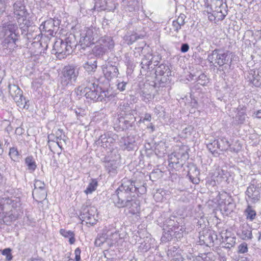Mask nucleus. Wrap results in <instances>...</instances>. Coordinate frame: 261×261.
Returning <instances> with one entry per match:
<instances>
[{
  "label": "nucleus",
  "instance_id": "nucleus-2",
  "mask_svg": "<svg viewBox=\"0 0 261 261\" xmlns=\"http://www.w3.org/2000/svg\"><path fill=\"white\" fill-rule=\"evenodd\" d=\"M205 6L208 14V18L215 22L222 20L227 15V5L226 0H206Z\"/></svg>",
  "mask_w": 261,
  "mask_h": 261
},
{
  "label": "nucleus",
  "instance_id": "nucleus-24",
  "mask_svg": "<svg viewBox=\"0 0 261 261\" xmlns=\"http://www.w3.org/2000/svg\"><path fill=\"white\" fill-rule=\"evenodd\" d=\"M237 114L235 116V120L238 124H243L247 118V114L246 113V108L244 106L240 105L237 109Z\"/></svg>",
  "mask_w": 261,
  "mask_h": 261
},
{
  "label": "nucleus",
  "instance_id": "nucleus-43",
  "mask_svg": "<svg viewBox=\"0 0 261 261\" xmlns=\"http://www.w3.org/2000/svg\"><path fill=\"white\" fill-rule=\"evenodd\" d=\"M169 73L159 76H155L156 81L159 82L160 85L161 87L165 86L169 82Z\"/></svg>",
  "mask_w": 261,
  "mask_h": 261
},
{
  "label": "nucleus",
  "instance_id": "nucleus-15",
  "mask_svg": "<svg viewBox=\"0 0 261 261\" xmlns=\"http://www.w3.org/2000/svg\"><path fill=\"white\" fill-rule=\"evenodd\" d=\"M51 53L56 55L59 59H64L67 55L71 54L70 52H68L66 45L61 39L55 42Z\"/></svg>",
  "mask_w": 261,
  "mask_h": 261
},
{
  "label": "nucleus",
  "instance_id": "nucleus-45",
  "mask_svg": "<svg viewBox=\"0 0 261 261\" xmlns=\"http://www.w3.org/2000/svg\"><path fill=\"white\" fill-rule=\"evenodd\" d=\"M98 186L97 181L95 179H92L91 181L89 183L86 189L85 190V193L87 194H91L94 191Z\"/></svg>",
  "mask_w": 261,
  "mask_h": 261
},
{
  "label": "nucleus",
  "instance_id": "nucleus-47",
  "mask_svg": "<svg viewBox=\"0 0 261 261\" xmlns=\"http://www.w3.org/2000/svg\"><path fill=\"white\" fill-rule=\"evenodd\" d=\"M119 237V235L117 230H115L109 233V239L108 240L111 241V244H113L116 243L117 242V240Z\"/></svg>",
  "mask_w": 261,
  "mask_h": 261
},
{
  "label": "nucleus",
  "instance_id": "nucleus-49",
  "mask_svg": "<svg viewBox=\"0 0 261 261\" xmlns=\"http://www.w3.org/2000/svg\"><path fill=\"white\" fill-rule=\"evenodd\" d=\"M9 154L11 159L13 161H15L18 159V151L17 149L14 147H12L10 149Z\"/></svg>",
  "mask_w": 261,
  "mask_h": 261
},
{
  "label": "nucleus",
  "instance_id": "nucleus-23",
  "mask_svg": "<svg viewBox=\"0 0 261 261\" xmlns=\"http://www.w3.org/2000/svg\"><path fill=\"white\" fill-rule=\"evenodd\" d=\"M177 219L176 216H171L167 218L164 222V227H167L171 231H174L175 232H176V230L178 228L179 223Z\"/></svg>",
  "mask_w": 261,
  "mask_h": 261
},
{
  "label": "nucleus",
  "instance_id": "nucleus-38",
  "mask_svg": "<svg viewBox=\"0 0 261 261\" xmlns=\"http://www.w3.org/2000/svg\"><path fill=\"white\" fill-rule=\"evenodd\" d=\"M207 147L213 154L215 155L218 154V153L217 150V149L220 150V144L218 143V140H214L211 142L208 143L207 144Z\"/></svg>",
  "mask_w": 261,
  "mask_h": 261
},
{
  "label": "nucleus",
  "instance_id": "nucleus-22",
  "mask_svg": "<svg viewBox=\"0 0 261 261\" xmlns=\"http://www.w3.org/2000/svg\"><path fill=\"white\" fill-rule=\"evenodd\" d=\"M62 140L65 144V140L62 139L61 136L55 137L54 135H49L48 136V144L49 149L51 152H54L53 148L58 146L61 150L62 149Z\"/></svg>",
  "mask_w": 261,
  "mask_h": 261
},
{
  "label": "nucleus",
  "instance_id": "nucleus-51",
  "mask_svg": "<svg viewBox=\"0 0 261 261\" xmlns=\"http://www.w3.org/2000/svg\"><path fill=\"white\" fill-rule=\"evenodd\" d=\"M181 28V26H180L179 24H178V23L173 20L172 21L171 27L170 29V33L172 34L174 33H177Z\"/></svg>",
  "mask_w": 261,
  "mask_h": 261
},
{
  "label": "nucleus",
  "instance_id": "nucleus-6",
  "mask_svg": "<svg viewBox=\"0 0 261 261\" xmlns=\"http://www.w3.org/2000/svg\"><path fill=\"white\" fill-rule=\"evenodd\" d=\"M234 54L228 50L215 49L208 55L207 61L213 64H216L219 67L228 66L230 68Z\"/></svg>",
  "mask_w": 261,
  "mask_h": 261
},
{
  "label": "nucleus",
  "instance_id": "nucleus-37",
  "mask_svg": "<svg viewBox=\"0 0 261 261\" xmlns=\"http://www.w3.org/2000/svg\"><path fill=\"white\" fill-rule=\"evenodd\" d=\"M94 43V42L91 39H90L89 37L84 33L81 36L80 40V46H81V48L84 49L86 47H89Z\"/></svg>",
  "mask_w": 261,
  "mask_h": 261
},
{
  "label": "nucleus",
  "instance_id": "nucleus-40",
  "mask_svg": "<svg viewBox=\"0 0 261 261\" xmlns=\"http://www.w3.org/2000/svg\"><path fill=\"white\" fill-rule=\"evenodd\" d=\"M105 167L109 173H115L117 168V161L113 160L106 162Z\"/></svg>",
  "mask_w": 261,
  "mask_h": 261
},
{
  "label": "nucleus",
  "instance_id": "nucleus-58",
  "mask_svg": "<svg viewBox=\"0 0 261 261\" xmlns=\"http://www.w3.org/2000/svg\"><path fill=\"white\" fill-rule=\"evenodd\" d=\"M6 9L4 0H0V17L3 15Z\"/></svg>",
  "mask_w": 261,
  "mask_h": 261
},
{
  "label": "nucleus",
  "instance_id": "nucleus-10",
  "mask_svg": "<svg viewBox=\"0 0 261 261\" xmlns=\"http://www.w3.org/2000/svg\"><path fill=\"white\" fill-rule=\"evenodd\" d=\"M159 62L154 60L151 54H147L145 55L142 59L140 63V72L142 75H147V73L152 71L155 66L158 65Z\"/></svg>",
  "mask_w": 261,
  "mask_h": 261
},
{
  "label": "nucleus",
  "instance_id": "nucleus-8",
  "mask_svg": "<svg viewBox=\"0 0 261 261\" xmlns=\"http://www.w3.org/2000/svg\"><path fill=\"white\" fill-rule=\"evenodd\" d=\"M19 199L15 197L0 198V217L7 215L19 205Z\"/></svg>",
  "mask_w": 261,
  "mask_h": 261
},
{
  "label": "nucleus",
  "instance_id": "nucleus-50",
  "mask_svg": "<svg viewBox=\"0 0 261 261\" xmlns=\"http://www.w3.org/2000/svg\"><path fill=\"white\" fill-rule=\"evenodd\" d=\"M11 251L12 250L10 248H5L2 251V254L6 256V259L8 261L12 259L13 256L11 254Z\"/></svg>",
  "mask_w": 261,
  "mask_h": 261
},
{
  "label": "nucleus",
  "instance_id": "nucleus-21",
  "mask_svg": "<svg viewBox=\"0 0 261 261\" xmlns=\"http://www.w3.org/2000/svg\"><path fill=\"white\" fill-rule=\"evenodd\" d=\"M237 234L243 240H251L252 238V227L247 224H244L240 227Z\"/></svg>",
  "mask_w": 261,
  "mask_h": 261
},
{
  "label": "nucleus",
  "instance_id": "nucleus-28",
  "mask_svg": "<svg viewBox=\"0 0 261 261\" xmlns=\"http://www.w3.org/2000/svg\"><path fill=\"white\" fill-rule=\"evenodd\" d=\"M109 231H110V230L106 227L102 229V234H98L95 241V245L96 246H101L105 242L108 241Z\"/></svg>",
  "mask_w": 261,
  "mask_h": 261
},
{
  "label": "nucleus",
  "instance_id": "nucleus-11",
  "mask_svg": "<svg viewBox=\"0 0 261 261\" xmlns=\"http://www.w3.org/2000/svg\"><path fill=\"white\" fill-rule=\"evenodd\" d=\"M117 65L116 62L108 61L101 66L102 73L107 80L111 81L117 77L119 74Z\"/></svg>",
  "mask_w": 261,
  "mask_h": 261
},
{
  "label": "nucleus",
  "instance_id": "nucleus-53",
  "mask_svg": "<svg viewBox=\"0 0 261 261\" xmlns=\"http://www.w3.org/2000/svg\"><path fill=\"white\" fill-rule=\"evenodd\" d=\"M34 190H43L45 189V184L44 182L40 180H35L34 183Z\"/></svg>",
  "mask_w": 261,
  "mask_h": 261
},
{
  "label": "nucleus",
  "instance_id": "nucleus-44",
  "mask_svg": "<svg viewBox=\"0 0 261 261\" xmlns=\"http://www.w3.org/2000/svg\"><path fill=\"white\" fill-rule=\"evenodd\" d=\"M218 143L220 144V150H228L230 147V143L225 137H222L219 140H218Z\"/></svg>",
  "mask_w": 261,
  "mask_h": 261
},
{
  "label": "nucleus",
  "instance_id": "nucleus-59",
  "mask_svg": "<svg viewBox=\"0 0 261 261\" xmlns=\"http://www.w3.org/2000/svg\"><path fill=\"white\" fill-rule=\"evenodd\" d=\"M206 76L204 74H201L198 76V81H201V82H199V84L204 85L205 84Z\"/></svg>",
  "mask_w": 261,
  "mask_h": 261
},
{
  "label": "nucleus",
  "instance_id": "nucleus-4",
  "mask_svg": "<svg viewBox=\"0 0 261 261\" xmlns=\"http://www.w3.org/2000/svg\"><path fill=\"white\" fill-rule=\"evenodd\" d=\"M189 148L187 145L177 146L174 151L169 155V167L176 170L180 169L186 161L189 159Z\"/></svg>",
  "mask_w": 261,
  "mask_h": 261
},
{
  "label": "nucleus",
  "instance_id": "nucleus-17",
  "mask_svg": "<svg viewBox=\"0 0 261 261\" xmlns=\"http://www.w3.org/2000/svg\"><path fill=\"white\" fill-rule=\"evenodd\" d=\"M136 142L134 136L122 138L120 141V146L123 150H133L136 146Z\"/></svg>",
  "mask_w": 261,
  "mask_h": 261
},
{
  "label": "nucleus",
  "instance_id": "nucleus-62",
  "mask_svg": "<svg viewBox=\"0 0 261 261\" xmlns=\"http://www.w3.org/2000/svg\"><path fill=\"white\" fill-rule=\"evenodd\" d=\"M241 146H240L239 144H238V147L236 148L235 147L231 146V145L230 144V147L228 148L230 151H233L235 152H238V151L240 149Z\"/></svg>",
  "mask_w": 261,
  "mask_h": 261
},
{
  "label": "nucleus",
  "instance_id": "nucleus-7",
  "mask_svg": "<svg viewBox=\"0 0 261 261\" xmlns=\"http://www.w3.org/2000/svg\"><path fill=\"white\" fill-rule=\"evenodd\" d=\"M79 70L77 67L72 65H68L63 68L60 77V84L63 88L76 81L79 74Z\"/></svg>",
  "mask_w": 261,
  "mask_h": 261
},
{
  "label": "nucleus",
  "instance_id": "nucleus-41",
  "mask_svg": "<svg viewBox=\"0 0 261 261\" xmlns=\"http://www.w3.org/2000/svg\"><path fill=\"white\" fill-rule=\"evenodd\" d=\"M245 214L246 216V219L252 221L256 216V213L250 205H248L246 209L245 210Z\"/></svg>",
  "mask_w": 261,
  "mask_h": 261
},
{
  "label": "nucleus",
  "instance_id": "nucleus-14",
  "mask_svg": "<svg viewBox=\"0 0 261 261\" xmlns=\"http://www.w3.org/2000/svg\"><path fill=\"white\" fill-rule=\"evenodd\" d=\"M96 212V209L95 207H86L83 208L81 214V219L82 221H85L86 224H89L92 226L97 222V220L95 217V214Z\"/></svg>",
  "mask_w": 261,
  "mask_h": 261
},
{
  "label": "nucleus",
  "instance_id": "nucleus-25",
  "mask_svg": "<svg viewBox=\"0 0 261 261\" xmlns=\"http://www.w3.org/2000/svg\"><path fill=\"white\" fill-rule=\"evenodd\" d=\"M98 43L106 48L107 51L113 49L115 45L114 42L112 38L108 36L101 37L98 40Z\"/></svg>",
  "mask_w": 261,
  "mask_h": 261
},
{
  "label": "nucleus",
  "instance_id": "nucleus-19",
  "mask_svg": "<svg viewBox=\"0 0 261 261\" xmlns=\"http://www.w3.org/2000/svg\"><path fill=\"white\" fill-rule=\"evenodd\" d=\"M5 38L3 42V45L6 47L13 48L17 46L16 42L18 40L19 33H9L5 34Z\"/></svg>",
  "mask_w": 261,
  "mask_h": 261
},
{
  "label": "nucleus",
  "instance_id": "nucleus-20",
  "mask_svg": "<svg viewBox=\"0 0 261 261\" xmlns=\"http://www.w3.org/2000/svg\"><path fill=\"white\" fill-rule=\"evenodd\" d=\"M220 199L223 200L222 203H224V210L227 213L232 212L234 207V204L231 196L226 192H224L221 194Z\"/></svg>",
  "mask_w": 261,
  "mask_h": 261
},
{
  "label": "nucleus",
  "instance_id": "nucleus-60",
  "mask_svg": "<svg viewBox=\"0 0 261 261\" xmlns=\"http://www.w3.org/2000/svg\"><path fill=\"white\" fill-rule=\"evenodd\" d=\"M75 261H80L81 259V250L79 248L75 249L74 251Z\"/></svg>",
  "mask_w": 261,
  "mask_h": 261
},
{
  "label": "nucleus",
  "instance_id": "nucleus-30",
  "mask_svg": "<svg viewBox=\"0 0 261 261\" xmlns=\"http://www.w3.org/2000/svg\"><path fill=\"white\" fill-rule=\"evenodd\" d=\"M97 60H89L83 64V68L89 73L95 72L97 68Z\"/></svg>",
  "mask_w": 261,
  "mask_h": 261
},
{
  "label": "nucleus",
  "instance_id": "nucleus-16",
  "mask_svg": "<svg viewBox=\"0 0 261 261\" xmlns=\"http://www.w3.org/2000/svg\"><path fill=\"white\" fill-rule=\"evenodd\" d=\"M59 25V20L50 18L43 22L40 27H42L43 31L48 32L51 36H54V33L57 31Z\"/></svg>",
  "mask_w": 261,
  "mask_h": 261
},
{
  "label": "nucleus",
  "instance_id": "nucleus-55",
  "mask_svg": "<svg viewBox=\"0 0 261 261\" xmlns=\"http://www.w3.org/2000/svg\"><path fill=\"white\" fill-rule=\"evenodd\" d=\"M127 82L124 81H118V83L117 85V89L120 91H123L125 90L126 86L127 85Z\"/></svg>",
  "mask_w": 261,
  "mask_h": 261
},
{
  "label": "nucleus",
  "instance_id": "nucleus-13",
  "mask_svg": "<svg viewBox=\"0 0 261 261\" xmlns=\"http://www.w3.org/2000/svg\"><path fill=\"white\" fill-rule=\"evenodd\" d=\"M136 117L134 115L129 113L124 117H120L116 121V124L119 129L125 130L135 126Z\"/></svg>",
  "mask_w": 261,
  "mask_h": 261
},
{
  "label": "nucleus",
  "instance_id": "nucleus-52",
  "mask_svg": "<svg viewBox=\"0 0 261 261\" xmlns=\"http://www.w3.org/2000/svg\"><path fill=\"white\" fill-rule=\"evenodd\" d=\"M248 252V245L245 242L240 244L238 246V252L240 254H244Z\"/></svg>",
  "mask_w": 261,
  "mask_h": 261
},
{
  "label": "nucleus",
  "instance_id": "nucleus-63",
  "mask_svg": "<svg viewBox=\"0 0 261 261\" xmlns=\"http://www.w3.org/2000/svg\"><path fill=\"white\" fill-rule=\"evenodd\" d=\"M151 115L149 113H146L145 114L144 118L142 120V122H144L145 121L150 122L151 121Z\"/></svg>",
  "mask_w": 261,
  "mask_h": 261
},
{
  "label": "nucleus",
  "instance_id": "nucleus-26",
  "mask_svg": "<svg viewBox=\"0 0 261 261\" xmlns=\"http://www.w3.org/2000/svg\"><path fill=\"white\" fill-rule=\"evenodd\" d=\"M98 141V144L101 143V146L103 148H110L114 143L115 139L108 135L103 134L100 136Z\"/></svg>",
  "mask_w": 261,
  "mask_h": 261
},
{
  "label": "nucleus",
  "instance_id": "nucleus-18",
  "mask_svg": "<svg viewBox=\"0 0 261 261\" xmlns=\"http://www.w3.org/2000/svg\"><path fill=\"white\" fill-rule=\"evenodd\" d=\"M188 169V174L190 180L193 184H197L200 180L198 176L200 175V172L197 166L193 163H189L187 165Z\"/></svg>",
  "mask_w": 261,
  "mask_h": 261
},
{
  "label": "nucleus",
  "instance_id": "nucleus-12",
  "mask_svg": "<svg viewBox=\"0 0 261 261\" xmlns=\"http://www.w3.org/2000/svg\"><path fill=\"white\" fill-rule=\"evenodd\" d=\"M9 93L19 107L25 108L27 102L25 98L23 96L22 91L18 86L15 85H9Z\"/></svg>",
  "mask_w": 261,
  "mask_h": 261
},
{
  "label": "nucleus",
  "instance_id": "nucleus-31",
  "mask_svg": "<svg viewBox=\"0 0 261 261\" xmlns=\"http://www.w3.org/2000/svg\"><path fill=\"white\" fill-rule=\"evenodd\" d=\"M250 82L256 87L261 86V71H254L253 73L251 75V77H249Z\"/></svg>",
  "mask_w": 261,
  "mask_h": 261
},
{
  "label": "nucleus",
  "instance_id": "nucleus-32",
  "mask_svg": "<svg viewBox=\"0 0 261 261\" xmlns=\"http://www.w3.org/2000/svg\"><path fill=\"white\" fill-rule=\"evenodd\" d=\"M122 3L126 11L133 12L138 9V2L136 0H123Z\"/></svg>",
  "mask_w": 261,
  "mask_h": 261
},
{
  "label": "nucleus",
  "instance_id": "nucleus-48",
  "mask_svg": "<svg viewBox=\"0 0 261 261\" xmlns=\"http://www.w3.org/2000/svg\"><path fill=\"white\" fill-rule=\"evenodd\" d=\"M170 231L171 230L169 229L166 232H163V235L161 239L162 242H167L172 240V237L170 233Z\"/></svg>",
  "mask_w": 261,
  "mask_h": 261
},
{
  "label": "nucleus",
  "instance_id": "nucleus-3",
  "mask_svg": "<svg viewBox=\"0 0 261 261\" xmlns=\"http://www.w3.org/2000/svg\"><path fill=\"white\" fill-rule=\"evenodd\" d=\"M14 16L17 20L18 24L21 30V34L25 33L28 39H30V33H28V29L32 24V22L27 18L28 12L25 6L19 0L16 2L13 5Z\"/></svg>",
  "mask_w": 261,
  "mask_h": 261
},
{
  "label": "nucleus",
  "instance_id": "nucleus-42",
  "mask_svg": "<svg viewBox=\"0 0 261 261\" xmlns=\"http://www.w3.org/2000/svg\"><path fill=\"white\" fill-rule=\"evenodd\" d=\"M25 163L28 167V170L31 172L34 171L36 168V163L32 156L27 157L25 160Z\"/></svg>",
  "mask_w": 261,
  "mask_h": 261
},
{
  "label": "nucleus",
  "instance_id": "nucleus-5",
  "mask_svg": "<svg viewBox=\"0 0 261 261\" xmlns=\"http://www.w3.org/2000/svg\"><path fill=\"white\" fill-rule=\"evenodd\" d=\"M85 86V97L93 101H102L106 97H108V91H102L101 88L96 83V80L88 78L84 83Z\"/></svg>",
  "mask_w": 261,
  "mask_h": 261
},
{
  "label": "nucleus",
  "instance_id": "nucleus-57",
  "mask_svg": "<svg viewBox=\"0 0 261 261\" xmlns=\"http://www.w3.org/2000/svg\"><path fill=\"white\" fill-rule=\"evenodd\" d=\"M189 48V45L187 43H182L180 47V51L183 53H187Z\"/></svg>",
  "mask_w": 261,
  "mask_h": 261
},
{
  "label": "nucleus",
  "instance_id": "nucleus-56",
  "mask_svg": "<svg viewBox=\"0 0 261 261\" xmlns=\"http://www.w3.org/2000/svg\"><path fill=\"white\" fill-rule=\"evenodd\" d=\"M85 87H83L82 86H79L75 90V92L77 95L85 96L86 91H85Z\"/></svg>",
  "mask_w": 261,
  "mask_h": 261
},
{
  "label": "nucleus",
  "instance_id": "nucleus-36",
  "mask_svg": "<svg viewBox=\"0 0 261 261\" xmlns=\"http://www.w3.org/2000/svg\"><path fill=\"white\" fill-rule=\"evenodd\" d=\"M32 195L36 200H42L45 199L47 196V193L45 189L33 190Z\"/></svg>",
  "mask_w": 261,
  "mask_h": 261
},
{
  "label": "nucleus",
  "instance_id": "nucleus-33",
  "mask_svg": "<svg viewBox=\"0 0 261 261\" xmlns=\"http://www.w3.org/2000/svg\"><path fill=\"white\" fill-rule=\"evenodd\" d=\"M60 233L64 238H69V243L70 244H73L75 242V233L71 230H67L65 229H61Z\"/></svg>",
  "mask_w": 261,
  "mask_h": 261
},
{
  "label": "nucleus",
  "instance_id": "nucleus-9",
  "mask_svg": "<svg viewBox=\"0 0 261 261\" xmlns=\"http://www.w3.org/2000/svg\"><path fill=\"white\" fill-rule=\"evenodd\" d=\"M247 199L251 203H255L259 200L261 195V187L255 180H252L246 191Z\"/></svg>",
  "mask_w": 261,
  "mask_h": 261
},
{
  "label": "nucleus",
  "instance_id": "nucleus-61",
  "mask_svg": "<svg viewBox=\"0 0 261 261\" xmlns=\"http://www.w3.org/2000/svg\"><path fill=\"white\" fill-rule=\"evenodd\" d=\"M138 39V37L136 35H132L129 36V40L128 42V44H133Z\"/></svg>",
  "mask_w": 261,
  "mask_h": 261
},
{
  "label": "nucleus",
  "instance_id": "nucleus-1",
  "mask_svg": "<svg viewBox=\"0 0 261 261\" xmlns=\"http://www.w3.org/2000/svg\"><path fill=\"white\" fill-rule=\"evenodd\" d=\"M134 181L124 178L121 185L112 195V199L115 205L119 208H132L134 205L137 206L136 201L133 199L135 193L142 194L145 191L144 187H138Z\"/></svg>",
  "mask_w": 261,
  "mask_h": 261
},
{
  "label": "nucleus",
  "instance_id": "nucleus-29",
  "mask_svg": "<svg viewBox=\"0 0 261 261\" xmlns=\"http://www.w3.org/2000/svg\"><path fill=\"white\" fill-rule=\"evenodd\" d=\"M84 34L89 37L90 39H91L95 42V41H97V39L99 34V31L96 28L92 27L89 28H87L86 32Z\"/></svg>",
  "mask_w": 261,
  "mask_h": 261
},
{
  "label": "nucleus",
  "instance_id": "nucleus-64",
  "mask_svg": "<svg viewBox=\"0 0 261 261\" xmlns=\"http://www.w3.org/2000/svg\"><path fill=\"white\" fill-rule=\"evenodd\" d=\"M24 129L21 127H18L15 129V133L17 135H21L23 133Z\"/></svg>",
  "mask_w": 261,
  "mask_h": 261
},
{
  "label": "nucleus",
  "instance_id": "nucleus-39",
  "mask_svg": "<svg viewBox=\"0 0 261 261\" xmlns=\"http://www.w3.org/2000/svg\"><path fill=\"white\" fill-rule=\"evenodd\" d=\"M93 53L96 57L101 58L108 51L100 44H97L93 48Z\"/></svg>",
  "mask_w": 261,
  "mask_h": 261
},
{
  "label": "nucleus",
  "instance_id": "nucleus-35",
  "mask_svg": "<svg viewBox=\"0 0 261 261\" xmlns=\"http://www.w3.org/2000/svg\"><path fill=\"white\" fill-rule=\"evenodd\" d=\"M64 42L67 47L68 52H70L71 54L74 47L76 46L74 36L71 35L66 38Z\"/></svg>",
  "mask_w": 261,
  "mask_h": 261
},
{
  "label": "nucleus",
  "instance_id": "nucleus-27",
  "mask_svg": "<svg viewBox=\"0 0 261 261\" xmlns=\"http://www.w3.org/2000/svg\"><path fill=\"white\" fill-rule=\"evenodd\" d=\"M3 29L5 34L19 33L17 24L11 21H9L3 24Z\"/></svg>",
  "mask_w": 261,
  "mask_h": 261
},
{
  "label": "nucleus",
  "instance_id": "nucleus-54",
  "mask_svg": "<svg viewBox=\"0 0 261 261\" xmlns=\"http://www.w3.org/2000/svg\"><path fill=\"white\" fill-rule=\"evenodd\" d=\"M186 18V16L185 14H181L178 17V18L176 20H174V21H175L178 24H179L180 26H183L185 23V19Z\"/></svg>",
  "mask_w": 261,
  "mask_h": 261
},
{
  "label": "nucleus",
  "instance_id": "nucleus-46",
  "mask_svg": "<svg viewBox=\"0 0 261 261\" xmlns=\"http://www.w3.org/2000/svg\"><path fill=\"white\" fill-rule=\"evenodd\" d=\"M225 243V247L227 248H231L236 244V238L231 237H226L223 241Z\"/></svg>",
  "mask_w": 261,
  "mask_h": 261
},
{
  "label": "nucleus",
  "instance_id": "nucleus-34",
  "mask_svg": "<svg viewBox=\"0 0 261 261\" xmlns=\"http://www.w3.org/2000/svg\"><path fill=\"white\" fill-rule=\"evenodd\" d=\"M169 73L170 71L168 66L164 64L160 65L155 69L154 73L155 74V76L165 75Z\"/></svg>",
  "mask_w": 261,
  "mask_h": 261
}]
</instances>
